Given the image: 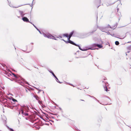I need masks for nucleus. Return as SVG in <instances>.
Wrapping results in <instances>:
<instances>
[{
    "label": "nucleus",
    "mask_w": 131,
    "mask_h": 131,
    "mask_svg": "<svg viewBox=\"0 0 131 131\" xmlns=\"http://www.w3.org/2000/svg\"><path fill=\"white\" fill-rule=\"evenodd\" d=\"M117 26V25L116 24L115 25L114 27H111V26L109 25H108V26L107 27H103L97 26V27L102 31L106 32L105 31L108 30L107 28H108L109 27H110V28H111L112 29H114V28H115Z\"/></svg>",
    "instance_id": "f257e3e1"
},
{
    "label": "nucleus",
    "mask_w": 131,
    "mask_h": 131,
    "mask_svg": "<svg viewBox=\"0 0 131 131\" xmlns=\"http://www.w3.org/2000/svg\"><path fill=\"white\" fill-rule=\"evenodd\" d=\"M13 75L14 77L16 79V80L18 81L19 83H22V82H24V80L21 77L19 76L18 75H16L15 74L13 73Z\"/></svg>",
    "instance_id": "f03ea898"
},
{
    "label": "nucleus",
    "mask_w": 131,
    "mask_h": 131,
    "mask_svg": "<svg viewBox=\"0 0 131 131\" xmlns=\"http://www.w3.org/2000/svg\"><path fill=\"white\" fill-rule=\"evenodd\" d=\"M20 110H21V112L23 111V112H28L29 110L28 107L25 105L21 106Z\"/></svg>",
    "instance_id": "7ed1b4c3"
},
{
    "label": "nucleus",
    "mask_w": 131,
    "mask_h": 131,
    "mask_svg": "<svg viewBox=\"0 0 131 131\" xmlns=\"http://www.w3.org/2000/svg\"><path fill=\"white\" fill-rule=\"evenodd\" d=\"M18 13L20 14V15L22 17L25 15H27V16L28 17L29 16H30L28 13H25L24 12L19 10Z\"/></svg>",
    "instance_id": "20e7f679"
},
{
    "label": "nucleus",
    "mask_w": 131,
    "mask_h": 131,
    "mask_svg": "<svg viewBox=\"0 0 131 131\" xmlns=\"http://www.w3.org/2000/svg\"><path fill=\"white\" fill-rule=\"evenodd\" d=\"M77 46L79 47V48L80 50H81L82 51H86V50H87L89 49L94 50V49H92V48H88V47H86L85 48H83V49H82L79 45H78V46Z\"/></svg>",
    "instance_id": "39448f33"
},
{
    "label": "nucleus",
    "mask_w": 131,
    "mask_h": 131,
    "mask_svg": "<svg viewBox=\"0 0 131 131\" xmlns=\"http://www.w3.org/2000/svg\"><path fill=\"white\" fill-rule=\"evenodd\" d=\"M77 46L79 47V48L80 50H81L82 51H86V50H87L89 49L94 50V49H92V48H88V47H86L85 48H83V49H82L79 45H78V46Z\"/></svg>",
    "instance_id": "423d86ee"
},
{
    "label": "nucleus",
    "mask_w": 131,
    "mask_h": 131,
    "mask_svg": "<svg viewBox=\"0 0 131 131\" xmlns=\"http://www.w3.org/2000/svg\"><path fill=\"white\" fill-rule=\"evenodd\" d=\"M61 40H62L63 41H64V42H65V43H70V44H71L72 45H74L75 46H78V45H77L76 44V43H75L73 41L70 40H69V41H66L64 40L63 39H61Z\"/></svg>",
    "instance_id": "0eeeda50"
},
{
    "label": "nucleus",
    "mask_w": 131,
    "mask_h": 131,
    "mask_svg": "<svg viewBox=\"0 0 131 131\" xmlns=\"http://www.w3.org/2000/svg\"><path fill=\"white\" fill-rule=\"evenodd\" d=\"M32 48L33 46L32 45L28 46L27 48V50L28 51H27V52L29 53L32 50Z\"/></svg>",
    "instance_id": "6e6552de"
},
{
    "label": "nucleus",
    "mask_w": 131,
    "mask_h": 131,
    "mask_svg": "<svg viewBox=\"0 0 131 131\" xmlns=\"http://www.w3.org/2000/svg\"><path fill=\"white\" fill-rule=\"evenodd\" d=\"M102 82L104 84V83L105 84V85H103V86L104 88V89L107 92L108 91V89L107 88L106 86V85L107 84V83L106 82H104V81H102Z\"/></svg>",
    "instance_id": "1a4fd4ad"
},
{
    "label": "nucleus",
    "mask_w": 131,
    "mask_h": 131,
    "mask_svg": "<svg viewBox=\"0 0 131 131\" xmlns=\"http://www.w3.org/2000/svg\"><path fill=\"white\" fill-rule=\"evenodd\" d=\"M21 112V114L23 117H24L25 116H28V114L27 113V112H23L22 111Z\"/></svg>",
    "instance_id": "9d476101"
},
{
    "label": "nucleus",
    "mask_w": 131,
    "mask_h": 131,
    "mask_svg": "<svg viewBox=\"0 0 131 131\" xmlns=\"http://www.w3.org/2000/svg\"><path fill=\"white\" fill-rule=\"evenodd\" d=\"M22 19L24 21L26 22H28L30 23H31L30 22V21L28 20V19L27 18V17H23L22 18Z\"/></svg>",
    "instance_id": "9b49d317"
},
{
    "label": "nucleus",
    "mask_w": 131,
    "mask_h": 131,
    "mask_svg": "<svg viewBox=\"0 0 131 131\" xmlns=\"http://www.w3.org/2000/svg\"><path fill=\"white\" fill-rule=\"evenodd\" d=\"M97 43H93L92 44L91 46V47L90 48H92V49H93V48H95L97 46ZM95 49L96 48H94ZM96 49H98V48H96Z\"/></svg>",
    "instance_id": "f8f14e48"
},
{
    "label": "nucleus",
    "mask_w": 131,
    "mask_h": 131,
    "mask_svg": "<svg viewBox=\"0 0 131 131\" xmlns=\"http://www.w3.org/2000/svg\"><path fill=\"white\" fill-rule=\"evenodd\" d=\"M127 49L128 50V51L127 52V53L130 52L131 51V45L127 47Z\"/></svg>",
    "instance_id": "ddd939ff"
},
{
    "label": "nucleus",
    "mask_w": 131,
    "mask_h": 131,
    "mask_svg": "<svg viewBox=\"0 0 131 131\" xmlns=\"http://www.w3.org/2000/svg\"><path fill=\"white\" fill-rule=\"evenodd\" d=\"M47 37L51 39L52 38V37L54 38V37L50 34H47Z\"/></svg>",
    "instance_id": "4468645a"
},
{
    "label": "nucleus",
    "mask_w": 131,
    "mask_h": 131,
    "mask_svg": "<svg viewBox=\"0 0 131 131\" xmlns=\"http://www.w3.org/2000/svg\"><path fill=\"white\" fill-rule=\"evenodd\" d=\"M30 23L32 24L33 26L41 34H42V32L40 31V30L38 29L37 27L33 24H32L31 23Z\"/></svg>",
    "instance_id": "2eb2a0df"
},
{
    "label": "nucleus",
    "mask_w": 131,
    "mask_h": 131,
    "mask_svg": "<svg viewBox=\"0 0 131 131\" xmlns=\"http://www.w3.org/2000/svg\"><path fill=\"white\" fill-rule=\"evenodd\" d=\"M96 4H99V5L97 6V8H98L100 6V4L101 3V0H96Z\"/></svg>",
    "instance_id": "dca6fc26"
},
{
    "label": "nucleus",
    "mask_w": 131,
    "mask_h": 131,
    "mask_svg": "<svg viewBox=\"0 0 131 131\" xmlns=\"http://www.w3.org/2000/svg\"><path fill=\"white\" fill-rule=\"evenodd\" d=\"M7 128L9 129L10 131H14V130L12 128H10L7 125H5Z\"/></svg>",
    "instance_id": "f3484780"
},
{
    "label": "nucleus",
    "mask_w": 131,
    "mask_h": 131,
    "mask_svg": "<svg viewBox=\"0 0 131 131\" xmlns=\"http://www.w3.org/2000/svg\"><path fill=\"white\" fill-rule=\"evenodd\" d=\"M74 32V31H73L71 32L70 33L69 35V36L71 37L72 35H73Z\"/></svg>",
    "instance_id": "a211bd4d"
},
{
    "label": "nucleus",
    "mask_w": 131,
    "mask_h": 131,
    "mask_svg": "<svg viewBox=\"0 0 131 131\" xmlns=\"http://www.w3.org/2000/svg\"><path fill=\"white\" fill-rule=\"evenodd\" d=\"M97 47H98L99 48H101L102 47V46L100 45L97 44Z\"/></svg>",
    "instance_id": "6ab92c4d"
},
{
    "label": "nucleus",
    "mask_w": 131,
    "mask_h": 131,
    "mask_svg": "<svg viewBox=\"0 0 131 131\" xmlns=\"http://www.w3.org/2000/svg\"><path fill=\"white\" fill-rule=\"evenodd\" d=\"M34 97L37 100H38L39 99V97L37 96L34 95Z\"/></svg>",
    "instance_id": "aec40b11"
},
{
    "label": "nucleus",
    "mask_w": 131,
    "mask_h": 131,
    "mask_svg": "<svg viewBox=\"0 0 131 131\" xmlns=\"http://www.w3.org/2000/svg\"><path fill=\"white\" fill-rule=\"evenodd\" d=\"M63 36L66 37L67 38H68V35L67 34H63Z\"/></svg>",
    "instance_id": "412c9836"
},
{
    "label": "nucleus",
    "mask_w": 131,
    "mask_h": 131,
    "mask_svg": "<svg viewBox=\"0 0 131 131\" xmlns=\"http://www.w3.org/2000/svg\"><path fill=\"white\" fill-rule=\"evenodd\" d=\"M8 4L9 5V6L11 7H15V8H17L18 7H13V5H11L10 4V3H9V2H8ZM20 6H18V7H19Z\"/></svg>",
    "instance_id": "4be33fe9"
},
{
    "label": "nucleus",
    "mask_w": 131,
    "mask_h": 131,
    "mask_svg": "<svg viewBox=\"0 0 131 131\" xmlns=\"http://www.w3.org/2000/svg\"><path fill=\"white\" fill-rule=\"evenodd\" d=\"M115 44L116 45H118L119 44V42L118 41H116L115 42Z\"/></svg>",
    "instance_id": "5701e85b"
},
{
    "label": "nucleus",
    "mask_w": 131,
    "mask_h": 131,
    "mask_svg": "<svg viewBox=\"0 0 131 131\" xmlns=\"http://www.w3.org/2000/svg\"><path fill=\"white\" fill-rule=\"evenodd\" d=\"M42 34L45 37H47V34H45L43 32H42V34Z\"/></svg>",
    "instance_id": "b1692460"
},
{
    "label": "nucleus",
    "mask_w": 131,
    "mask_h": 131,
    "mask_svg": "<svg viewBox=\"0 0 131 131\" xmlns=\"http://www.w3.org/2000/svg\"><path fill=\"white\" fill-rule=\"evenodd\" d=\"M93 98L95 99L96 101L97 102H98L100 104H101V103H100L99 102V101L96 98H95L94 97H93Z\"/></svg>",
    "instance_id": "393cba45"
},
{
    "label": "nucleus",
    "mask_w": 131,
    "mask_h": 131,
    "mask_svg": "<svg viewBox=\"0 0 131 131\" xmlns=\"http://www.w3.org/2000/svg\"><path fill=\"white\" fill-rule=\"evenodd\" d=\"M96 30V29H95L94 30H92L89 33H90L91 34H92Z\"/></svg>",
    "instance_id": "a878e982"
},
{
    "label": "nucleus",
    "mask_w": 131,
    "mask_h": 131,
    "mask_svg": "<svg viewBox=\"0 0 131 131\" xmlns=\"http://www.w3.org/2000/svg\"><path fill=\"white\" fill-rule=\"evenodd\" d=\"M38 101V103L40 104H42V102L41 101H40L39 100H37Z\"/></svg>",
    "instance_id": "bb28decb"
},
{
    "label": "nucleus",
    "mask_w": 131,
    "mask_h": 131,
    "mask_svg": "<svg viewBox=\"0 0 131 131\" xmlns=\"http://www.w3.org/2000/svg\"><path fill=\"white\" fill-rule=\"evenodd\" d=\"M12 100L13 102H17V101L16 100L13 98L12 99Z\"/></svg>",
    "instance_id": "cd10ccee"
},
{
    "label": "nucleus",
    "mask_w": 131,
    "mask_h": 131,
    "mask_svg": "<svg viewBox=\"0 0 131 131\" xmlns=\"http://www.w3.org/2000/svg\"><path fill=\"white\" fill-rule=\"evenodd\" d=\"M71 37L69 36H68V41H69V40H70V39L71 38Z\"/></svg>",
    "instance_id": "c85d7f7f"
},
{
    "label": "nucleus",
    "mask_w": 131,
    "mask_h": 131,
    "mask_svg": "<svg viewBox=\"0 0 131 131\" xmlns=\"http://www.w3.org/2000/svg\"><path fill=\"white\" fill-rule=\"evenodd\" d=\"M56 81L58 83H61L58 80V79L57 78V79H56Z\"/></svg>",
    "instance_id": "c756f323"
},
{
    "label": "nucleus",
    "mask_w": 131,
    "mask_h": 131,
    "mask_svg": "<svg viewBox=\"0 0 131 131\" xmlns=\"http://www.w3.org/2000/svg\"><path fill=\"white\" fill-rule=\"evenodd\" d=\"M115 37H116V38H119L121 39H123L125 38V37H123V38H119V37H116V36Z\"/></svg>",
    "instance_id": "7c9ffc66"
},
{
    "label": "nucleus",
    "mask_w": 131,
    "mask_h": 131,
    "mask_svg": "<svg viewBox=\"0 0 131 131\" xmlns=\"http://www.w3.org/2000/svg\"><path fill=\"white\" fill-rule=\"evenodd\" d=\"M7 107L8 108H11L12 109H13V108H12L11 107V106H10L9 105H7Z\"/></svg>",
    "instance_id": "2f4dec72"
},
{
    "label": "nucleus",
    "mask_w": 131,
    "mask_h": 131,
    "mask_svg": "<svg viewBox=\"0 0 131 131\" xmlns=\"http://www.w3.org/2000/svg\"><path fill=\"white\" fill-rule=\"evenodd\" d=\"M106 32L108 35H111L110 34V32L109 31H107V32Z\"/></svg>",
    "instance_id": "473e14b6"
},
{
    "label": "nucleus",
    "mask_w": 131,
    "mask_h": 131,
    "mask_svg": "<svg viewBox=\"0 0 131 131\" xmlns=\"http://www.w3.org/2000/svg\"><path fill=\"white\" fill-rule=\"evenodd\" d=\"M52 39H54L56 40H57V39L56 38H55V37H52Z\"/></svg>",
    "instance_id": "72a5a7b5"
},
{
    "label": "nucleus",
    "mask_w": 131,
    "mask_h": 131,
    "mask_svg": "<svg viewBox=\"0 0 131 131\" xmlns=\"http://www.w3.org/2000/svg\"><path fill=\"white\" fill-rule=\"evenodd\" d=\"M48 71L50 73V72H51L52 71L50 69L48 70Z\"/></svg>",
    "instance_id": "f704fd0d"
},
{
    "label": "nucleus",
    "mask_w": 131,
    "mask_h": 131,
    "mask_svg": "<svg viewBox=\"0 0 131 131\" xmlns=\"http://www.w3.org/2000/svg\"><path fill=\"white\" fill-rule=\"evenodd\" d=\"M107 97V98H108V101H111V100L110 99V98H109V97Z\"/></svg>",
    "instance_id": "c9c22d12"
},
{
    "label": "nucleus",
    "mask_w": 131,
    "mask_h": 131,
    "mask_svg": "<svg viewBox=\"0 0 131 131\" xmlns=\"http://www.w3.org/2000/svg\"><path fill=\"white\" fill-rule=\"evenodd\" d=\"M21 113V110H20V111H19V114H20Z\"/></svg>",
    "instance_id": "e433bc0d"
},
{
    "label": "nucleus",
    "mask_w": 131,
    "mask_h": 131,
    "mask_svg": "<svg viewBox=\"0 0 131 131\" xmlns=\"http://www.w3.org/2000/svg\"><path fill=\"white\" fill-rule=\"evenodd\" d=\"M50 73H51L52 75H53V74H54L53 72H52V71L51 72H50Z\"/></svg>",
    "instance_id": "4c0bfd02"
},
{
    "label": "nucleus",
    "mask_w": 131,
    "mask_h": 131,
    "mask_svg": "<svg viewBox=\"0 0 131 131\" xmlns=\"http://www.w3.org/2000/svg\"><path fill=\"white\" fill-rule=\"evenodd\" d=\"M50 73H51L52 75H53V74H54L53 72H52V71L51 72H50Z\"/></svg>",
    "instance_id": "58836bf2"
},
{
    "label": "nucleus",
    "mask_w": 131,
    "mask_h": 131,
    "mask_svg": "<svg viewBox=\"0 0 131 131\" xmlns=\"http://www.w3.org/2000/svg\"><path fill=\"white\" fill-rule=\"evenodd\" d=\"M50 73H51L52 75H53V74H54L53 72H52V71L51 72H50Z\"/></svg>",
    "instance_id": "ea45409f"
},
{
    "label": "nucleus",
    "mask_w": 131,
    "mask_h": 131,
    "mask_svg": "<svg viewBox=\"0 0 131 131\" xmlns=\"http://www.w3.org/2000/svg\"><path fill=\"white\" fill-rule=\"evenodd\" d=\"M69 84L71 85V86H73V87H74V86L72 84Z\"/></svg>",
    "instance_id": "a19ab883"
},
{
    "label": "nucleus",
    "mask_w": 131,
    "mask_h": 131,
    "mask_svg": "<svg viewBox=\"0 0 131 131\" xmlns=\"http://www.w3.org/2000/svg\"><path fill=\"white\" fill-rule=\"evenodd\" d=\"M59 37L60 38H62V37L61 35H59Z\"/></svg>",
    "instance_id": "79ce46f5"
},
{
    "label": "nucleus",
    "mask_w": 131,
    "mask_h": 131,
    "mask_svg": "<svg viewBox=\"0 0 131 131\" xmlns=\"http://www.w3.org/2000/svg\"><path fill=\"white\" fill-rule=\"evenodd\" d=\"M53 77H56V76L55 75V74H53Z\"/></svg>",
    "instance_id": "37998d69"
},
{
    "label": "nucleus",
    "mask_w": 131,
    "mask_h": 131,
    "mask_svg": "<svg viewBox=\"0 0 131 131\" xmlns=\"http://www.w3.org/2000/svg\"><path fill=\"white\" fill-rule=\"evenodd\" d=\"M88 96H89L91 97H93H93H94L93 96H91L90 95H89Z\"/></svg>",
    "instance_id": "c03bdc74"
},
{
    "label": "nucleus",
    "mask_w": 131,
    "mask_h": 131,
    "mask_svg": "<svg viewBox=\"0 0 131 131\" xmlns=\"http://www.w3.org/2000/svg\"><path fill=\"white\" fill-rule=\"evenodd\" d=\"M26 84H29L27 82H26Z\"/></svg>",
    "instance_id": "a18cd8bd"
},
{
    "label": "nucleus",
    "mask_w": 131,
    "mask_h": 131,
    "mask_svg": "<svg viewBox=\"0 0 131 131\" xmlns=\"http://www.w3.org/2000/svg\"><path fill=\"white\" fill-rule=\"evenodd\" d=\"M17 17H18V18H20V16H18V15H17Z\"/></svg>",
    "instance_id": "49530a36"
},
{
    "label": "nucleus",
    "mask_w": 131,
    "mask_h": 131,
    "mask_svg": "<svg viewBox=\"0 0 131 131\" xmlns=\"http://www.w3.org/2000/svg\"><path fill=\"white\" fill-rule=\"evenodd\" d=\"M96 20H97V16H96Z\"/></svg>",
    "instance_id": "de8ad7c7"
},
{
    "label": "nucleus",
    "mask_w": 131,
    "mask_h": 131,
    "mask_svg": "<svg viewBox=\"0 0 131 131\" xmlns=\"http://www.w3.org/2000/svg\"><path fill=\"white\" fill-rule=\"evenodd\" d=\"M54 78L56 79H57L58 78L56 76Z\"/></svg>",
    "instance_id": "09e8293b"
},
{
    "label": "nucleus",
    "mask_w": 131,
    "mask_h": 131,
    "mask_svg": "<svg viewBox=\"0 0 131 131\" xmlns=\"http://www.w3.org/2000/svg\"><path fill=\"white\" fill-rule=\"evenodd\" d=\"M119 10V8H117V11H118Z\"/></svg>",
    "instance_id": "8fccbe9b"
},
{
    "label": "nucleus",
    "mask_w": 131,
    "mask_h": 131,
    "mask_svg": "<svg viewBox=\"0 0 131 131\" xmlns=\"http://www.w3.org/2000/svg\"><path fill=\"white\" fill-rule=\"evenodd\" d=\"M4 122H5V123H6V120H5V121H4Z\"/></svg>",
    "instance_id": "3c124183"
},
{
    "label": "nucleus",
    "mask_w": 131,
    "mask_h": 131,
    "mask_svg": "<svg viewBox=\"0 0 131 131\" xmlns=\"http://www.w3.org/2000/svg\"><path fill=\"white\" fill-rule=\"evenodd\" d=\"M128 43H131V41H130V42H128Z\"/></svg>",
    "instance_id": "603ef678"
},
{
    "label": "nucleus",
    "mask_w": 131,
    "mask_h": 131,
    "mask_svg": "<svg viewBox=\"0 0 131 131\" xmlns=\"http://www.w3.org/2000/svg\"><path fill=\"white\" fill-rule=\"evenodd\" d=\"M82 57V58H85V57Z\"/></svg>",
    "instance_id": "864d4df0"
},
{
    "label": "nucleus",
    "mask_w": 131,
    "mask_h": 131,
    "mask_svg": "<svg viewBox=\"0 0 131 131\" xmlns=\"http://www.w3.org/2000/svg\"><path fill=\"white\" fill-rule=\"evenodd\" d=\"M81 100V101H84V100Z\"/></svg>",
    "instance_id": "5fc2aeb1"
},
{
    "label": "nucleus",
    "mask_w": 131,
    "mask_h": 131,
    "mask_svg": "<svg viewBox=\"0 0 131 131\" xmlns=\"http://www.w3.org/2000/svg\"><path fill=\"white\" fill-rule=\"evenodd\" d=\"M106 79H104V80H106Z\"/></svg>",
    "instance_id": "6e6d98bb"
},
{
    "label": "nucleus",
    "mask_w": 131,
    "mask_h": 131,
    "mask_svg": "<svg viewBox=\"0 0 131 131\" xmlns=\"http://www.w3.org/2000/svg\"><path fill=\"white\" fill-rule=\"evenodd\" d=\"M76 58H79V57H76Z\"/></svg>",
    "instance_id": "4d7b16f0"
},
{
    "label": "nucleus",
    "mask_w": 131,
    "mask_h": 131,
    "mask_svg": "<svg viewBox=\"0 0 131 131\" xmlns=\"http://www.w3.org/2000/svg\"><path fill=\"white\" fill-rule=\"evenodd\" d=\"M5 106H6V105H5Z\"/></svg>",
    "instance_id": "13d9d810"
},
{
    "label": "nucleus",
    "mask_w": 131,
    "mask_h": 131,
    "mask_svg": "<svg viewBox=\"0 0 131 131\" xmlns=\"http://www.w3.org/2000/svg\"><path fill=\"white\" fill-rule=\"evenodd\" d=\"M114 4V3H113V4ZM112 4H110V5H112Z\"/></svg>",
    "instance_id": "bf43d9fd"
},
{
    "label": "nucleus",
    "mask_w": 131,
    "mask_h": 131,
    "mask_svg": "<svg viewBox=\"0 0 131 131\" xmlns=\"http://www.w3.org/2000/svg\"><path fill=\"white\" fill-rule=\"evenodd\" d=\"M126 55H127V53H126Z\"/></svg>",
    "instance_id": "052dcab7"
},
{
    "label": "nucleus",
    "mask_w": 131,
    "mask_h": 131,
    "mask_svg": "<svg viewBox=\"0 0 131 131\" xmlns=\"http://www.w3.org/2000/svg\"><path fill=\"white\" fill-rule=\"evenodd\" d=\"M113 35H114V34H113V35H112V36H113Z\"/></svg>",
    "instance_id": "680f3d73"
},
{
    "label": "nucleus",
    "mask_w": 131,
    "mask_h": 131,
    "mask_svg": "<svg viewBox=\"0 0 131 131\" xmlns=\"http://www.w3.org/2000/svg\"><path fill=\"white\" fill-rule=\"evenodd\" d=\"M113 35H114V34H113V35H112V36H113Z\"/></svg>",
    "instance_id": "e2e57ef3"
},
{
    "label": "nucleus",
    "mask_w": 131,
    "mask_h": 131,
    "mask_svg": "<svg viewBox=\"0 0 131 131\" xmlns=\"http://www.w3.org/2000/svg\"><path fill=\"white\" fill-rule=\"evenodd\" d=\"M113 35H114V34H113V35H112V36H113Z\"/></svg>",
    "instance_id": "0e129e2a"
},
{
    "label": "nucleus",
    "mask_w": 131,
    "mask_h": 131,
    "mask_svg": "<svg viewBox=\"0 0 131 131\" xmlns=\"http://www.w3.org/2000/svg\"><path fill=\"white\" fill-rule=\"evenodd\" d=\"M23 51H24V50H23Z\"/></svg>",
    "instance_id": "69168bd1"
},
{
    "label": "nucleus",
    "mask_w": 131,
    "mask_h": 131,
    "mask_svg": "<svg viewBox=\"0 0 131 131\" xmlns=\"http://www.w3.org/2000/svg\"><path fill=\"white\" fill-rule=\"evenodd\" d=\"M26 119H27V118H26Z\"/></svg>",
    "instance_id": "338daca9"
}]
</instances>
